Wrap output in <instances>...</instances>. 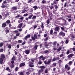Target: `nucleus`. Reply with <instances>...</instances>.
<instances>
[{
  "instance_id": "nucleus-1",
  "label": "nucleus",
  "mask_w": 75,
  "mask_h": 75,
  "mask_svg": "<svg viewBox=\"0 0 75 75\" xmlns=\"http://www.w3.org/2000/svg\"><path fill=\"white\" fill-rule=\"evenodd\" d=\"M52 59H48L47 62V61H44V62L45 64H47L48 65L50 64V63L51 62Z\"/></svg>"
},
{
  "instance_id": "nucleus-2",
  "label": "nucleus",
  "mask_w": 75,
  "mask_h": 75,
  "mask_svg": "<svg viewBox=\"0 0 75 75\" xmlns=\"http://www.w3.org/2000/svg\"><path fill=\"white\" fill-rule=\"evenodd\" d=\"M17 9V7L13 6L12 7L11 11H14V10H16Z\"/></svg>"
},
{
  "instance_id": "nucleus-3",
  "label": "nucleus",
  "mask_w": 75,
  "mask_h": 75,
  "mask_svg": "<svg viewBox=\"0 0 75 75\" xmlns=\"http://www.w3.org/2000/svg\"><path fill=\"white\" fill-rule=\"evenodd\" d=\"M44 71V70L43 69H40L38 71V75H40L41 73H42Z\"/></svg>"
},
{
  "instance_id": "nucleus-4",
  "label": "nucleus",
  "mask_w": 75,
  "mask_h": 75,
  "mask_svg": "<svg viewBox=\"0 0 75 75\" xmlns=\"http://www.w3.org/2000/svg\"><path fill=\"white\" fill-rule=\"evenodd\" d=\"M65 68L67 69V71H69L70 69V67L68 65L66 64L65 66Z\"/></svg>"
},
{
  "instance_id": "nucleus-5",
  "label": "nucleus",
  "mask_w": 75,
  "mask_h": 75,
  "mask_svg": "<svg viewBox=\"0 0 75 75\" xmlns=\"http://www.w3.org/2000/svg\"><path fill=\"white\" fill-rule=\"evenodd\" d=\"M0 63L1 64H4V62H3V59L1 58H0Z\"/></svg>"
},
{
  "instance_id": "nucleus-6",
  "label": "nucleus",
  "mask_w": 75,
  "mask_h": 75,
  "mask_svg": "<svg viewBox=\"0 0 75 75\" xmlns=\"http://www.w3.org/2000/svg\"><path fill=\"white\" fill-rule=\"evenodd\" d=\"M30 50H25V52L26 53V54H28L30 53Z\"/></svg>"
},
{
  "instance_id": "nucleus-7",
  "label": "nucleus",
  "mask_w": 75,
  "mask_h": 75,
  "mask_svg": "<svg viewBox=\"0 0 75 75\" xmlns=\"http://www.w3.org/2000/svg\"><path fill=\"white\" fill-rule=\"evenodd\" d=\"M23 24L22 23H20L18 25V28H21L22 26H23Z\"/></svg>"
},
{
  "instance_id": "nucleus-8",
  "label": "nucleus",
  "mask_w": 75,
  "mask_h": 75,
  "mask_svg": "<svg viewBox=\"0 0 75 75\" xmlns=\"http://www.w3.org/2000/svg\"><path fill=\"white\" fill-rule=\"evenodd\" d=\"M2 27H6V23H2Z\"/></svg>"
},
{
  "instance_id": "nucleus-9",
  "label": "nucleus",
  "mask_w": 75,
  "mask_h": 75,
  "mask_svg": "<svg viewBox=\"0 0 75 75\" xmlns=\"http://www.w3.org/2000/svg\"><path fill=\"white\" fill-rule=\"evenodd\" d=\"M18 74H19V75H24V72H18Z\"/></svg>"
},
{
  "instance_id": "nucleus-10",
  "label": "nucleus",
  "mask_w": 75,
  "mask_h": 75,
  "mask_svg": "<svg viewBox=\"0 0 75 75\" xmlns=\"http://www.w3.org/2000/svg\"><path fill=\"white\" fill-rule=\"evenodd\" d=\"M59 27H56L54 29V30L56 31H59Z\"/></svg>"
},
{
  "instance_id": "nucleus-11",
  "label": "nucleus",
  "mask_w": 75,
  "mask_h": 75,
  "mask_svg": "<svg viewBox=\"0 0 75 75\" xmlns=\"http://www.w3.org/2000/svg\"><path fill=\"white\" fill-rule=\"evenodd\" d=\"M74 56V54H71L68 56V57L71 58V57H73Z\"/></svg>"
},
{
  "instance_id": "nucleus-12",
  "label": "nucleus",
  "mask_w": 75,
  "mask_h": 75,
  "mask_svg": "<svg viewBox=\"0 0 75 75\" xmlns=\"http://www.w3.org/2000/svg\"><path fill=\"white\" fill-rule=\"evenodd\" d=\"M24 65H25V64L24 63H23L20 64V67H23V66H24Z\"/></svg>"
},
{
  "instance_id": "nucleus-13",
  "label": "nucleus",
  "mask_w": 75,
  "mask_h": 75,
  "mask_svg": "<svg viewBox=\"0 0 75 75\" xmlns=\"http://www.w3.org/2000/svg\"><path fill=\"white\" fill-rule=\"evenodd\" d=\"M59 34L61 35H62V36H64L65 35V33L62 32H60L59 33Z\"/></svg>"
},
{
  "instance_id": "nucleus-14",
  "label": "nucleus",
  "mask_w": 75,
  "mask_h": 75,
  "mask_svg": "<svg viewBox=\"0 0 75 75\" xmlns=\"http://www.w3.org/2000/svg\"><path fill=\"white\" fill-rule=\"evenodd\" d=\"M34 60H35L34 59H32L31 61L29 62V63L30 64H33V62L34 61Z\"/></svg>"
},
{
  "instance_id": "nucleus-15",
  "label": "nucleus",
  "mask_w": 75,
  "mask_h": 75,
  "mask_svg": "<svg viewBox=\"0 0 75 75\" xmlns=\"http://www.w3.org/2000/svg\"><path fill=\"white\" fill-rule=\"evenodd\" d=\"M1 58H2V59H4V58H5V56H4V55L2 54H1Z\"/></svg>"
},
{
  "instance_id": "nucleus-16",
  "label": "nucleus",
  "mask_w": 75,
  "mask_h": 75,
  "mask_svg": "<svg viewBox=\"0 0 75 75\" xmlns=\"http://www.w3.org/2000/svg\"><path fill=\"white\" fill-rule=\"evenodd\" d=\"M30 37V35H27L26 36H25V40H26V39H27V38H29Z\"/></svg>"
},
{
  "instance_id": "nucleus-17",
  "label": "nucleus",
  "mask_w": 75,
  "mask_h": 75,
  "mask_svg": "<svg viewBox=\"0 0 75 75\" xmlns=\"http://www.w3.org/2000/svg\"><path fill=\"white\" fill-rule=\"evenodd\" d=\"M6 70L8 71V72H11V71L10 70V69L9 68V67H7L6 68Z\"/></svg>"
},
{
  "instance_id": "nucleus-18",
  "label": "nucleus",
  "mask_w": 75,
  "mask_h": 75,
  "mask_svg": "<svg viewBox=\"0 0 75 75\" xmlns=\"http://www.w3.org/2000/svg\"><path fill=\"white\" fill-rule=\"evenodd\" d=\"M33 16V15L32 14L30 15V16L28 17V18L29 19H31V18Z\"/></svg>"
},
{
  "instance_id": "nucleus-19",
  "label": "nucleus",
  "mask_w": 75,
  "mask_h": 75,
  "mask_svg": "<svg viewBox=\"0 0 75 75\" xmlns=\"http://www.w3.org/2000/svg\"><path fill=\"white\" fill-rule=\"evenodd\" d=\"M61 48H62V47H59V48L57 50V51H61Z\"/></svg>"
},
{
  "instance_id": "nucleus-20",
  "label": "nucleus",
  "mask_w": 75,
  "mask_h": 75,
  "mask_svg": "<svg viewBox=\"0 0 75 75\" xmlns=\"http://www.w3.org/2000/svg\"><path fill=\"white\" fill-rule=\"evenodd\" d=\"M61 28L62 29V30H64V29L65 28V26H63V27H61Z\"/></svg>"
},
{
  "instance_id": "nucleus-21",
  "label": "nucleus",
  "mask_w": 75,
  "mask_h": 75,
  "mask_svg": "<svg viewBox=\"0 0 75 75\" xmlns=\"http://www.w3.org/2000/svg\"><path fill=\"white\" fill-rule=\"evenodd\" d=\"M8 48L9 49H10L11 48V45L10 44H9L8 46Z\"/></svg>"
},
{
  "instance_id": "nucleus-22",
  "label": "nucleus",
  "mask_w": 75,
  "mask_h": 75,
  "mask_svg": "<svg viewBox=\"0 0 75 75\" xmlns=\"http://www.w3.org/2000/svg\"><path fill=\"white\" fill-rule=\"evenodd\" d=\"M18 69H19V68L18 67H16L15 69V71H17L18 70Z\"/></svg>"
},
{
  "instance_id": "nucleus-23",
  "label": "nucleus",
  "mask_w": 75,
  "mask_h": 75,
  "mask_svg": "<svg viewBox=\"0 0 75 75\" xmlns=\"http://www.w3.org/2000/svg\"><path fill=\"white\" fill-rule=\"evenodd\" d=\"M70 52V50H68L66 52V54L67 55H68L69 54V53Z\"/></svg>"
},
{
  "instance_id": "nucleus-24",
  "label": "nucleus",
  "mask_w": 75,
  "mask_h": 75,
  "mask_svg": "<svg viewBox=\"0 0 75 75\" xmlns=\"http://www.w3.org/2000/svg\"><path fill=\"white\" fill-rule=\"evenodd\" d=\"M40 69H44L45 68V67L44 66H42L40 67Z\"/></svg>"
},
{
  "instance_id": "nucleus-25",
  "label": "nucleus",
  "mask_w": 75,
  "mask_h": 75,
  "mask_svg": "<svg viewBox=\"0 0 75 75\" xmlns=\"http://www.w3.org/2000/svg\"><path fill=\"white\" fill-rule=\"evenodd\" d=\"M33 8H34L35 10H36L37 9V6H34L33 7Z\"/></svg>"
},
{
  "instance_id": "nucleus-26",
  "label": "nucleus",
  "mask_w": 75,
  "mask_h": 75,
  "mask_svg": "<svg viewBox=\"0 0 75 75\" xmlns=\"http://www.w3.org/2000/svg\"><path fill=\"white\" fill-rule=\"evenodd\" d=\"M53 33V30H52H52L50 31V34H52V33Z\"/></svg>"
},
{
  "instance_id": "nucleus-27",
  "label": "nucleus",
  "mask_w": 75,
  "mask_h": 75,
  "mask_svg": "<svg viewBox=\"0 0 75 75\" xmlns=\"http://www.w3.org/2000/svg\"><path fill=\"white\" fill-rule=\"evenodd\" d=\"M16 56H13V57L12 58V61H14L15 60V58Z\"/></svg>"
},
{
  "instance_id": "nucleus-28",
  "label": "nucleus",
  "mask_w": 75,
  "mask_h": 75,
  "mask_svg": "<svg viewBox=\"0 0 75 75\" xmlns=\"http://www.w3.org/2000/svg\"><path fill=\"white\" fill-rule=\"evenodd\" d=\"M18 42L19 43H22L23 42V41L21 40H19L18 41Z\"/></svg>"
},
{
  "instance_id": "nucleus-29",
  "label": "nucleus",
  "mask_w": 75,
  "mask_h": 75,
  "mask_svg": "<svg viewBox=\"0 0 75 75\" xmlns=\"http://www.w3.org/2000/svg\"><path fill=\"white\" fill-rule=\"evenodd\" d=\"M32 23V21H27V23L28 24H30V23Z\"/></svg>"
},
{
  "instance_id": "nucleus-30",
  "label": "nucleus",
  "mask_w": 75,
  "mask_h": 75,
  "mask_svg": "<svg viewBox=\"0 0 75 75\" xmlns=\"http://www.w3.org/2000/svg\"><path fill=\"white\" fill-rule=\"evenodd\" d=\"M72 64V62L70 61L69 62V65H71Z\"/></svg>"
},
{
  "instance_id": "nucleus-31",
  "label": "nucleus",
  "mask_w": 75,
  "mask_h": 75,
  "mask_svg": "<svg viewBox=\"0 0 75 75\" xmlns=\"http://www.w3.org/2000/svg\"><path fill=\"white\" fill-rule=\"evenodd\" d=\"M26 11V10L25 9L22 10V13H24Z\"/></svg>"
},
{
  "instance_id": "nucleus-32",
  "label": "nucleus",
  "mask_w": 75,
  "mask_h": 75,
  "mask_svg": "<svg viewBox=\"0 0 75 75\" xmlns=\"http://www.w3.org/2000/svg\"><path fill=\"white\" fill-rule=\"evenodd\" d=\"M62 61L61 60H59L58 61V63L59 64H61V63H62Z\"/></svg>"
},
{
  "instance_id": "nucleus-33",
  "label": "nucleus",
  "mask_w": 75,
  "mask_h": 75,
  "mask_svg": "<svg viewBox=\"0 0 75 75\" xmlns=\"http://www.w3.org/2000/svg\"><path fill=\"white\" fill-rule=\"evenodd\" d=\"M56 65H57V63H54L52 65H53V66H54V67H55V66H56Z\"/></svg>"
},
{
  "instance_id": "nucleus-34",
  "label": "nucleus",
  "mask_w": 75,
  "mask_h": 75,
  "mask_svg": "<svg viewBox=\"0 0 75 75\" xmlns=\"http://www.w3.org/2000/svg\"><path fill=\"white\" fill-rule=\"evenodd\" d=\"M6 23H7V24H9V23H10V21L9 20H8L7 21H6Z\"/></svg>"
},
{
  "instance_id": "nucleus-35",
  "label": "nucleus",
  "mask_w": 75,
  "mask_h": 75,
  "mask_svg": "<svg viewBox=\"0 0 75 75\" xmlns=\"http://www.w3.org/2000/svg\"><path fill=\"white\" fill-rule=\"evenodd\" d=\"M34 38H35V39H37V35H34Z\"/></svg>"
},
{
  "instance_id": "nucleus-36",
  "label": "nucleus",
  "mask_w": 75,
  "mask_h": 75,
  "mask_svg": "<svg viewBox=\"0 0 75 75\" xmlns=\"http://www.w3.org/2000/svg\"><path fill=\"white\" fill-rule=\"evenodd\" d=\"M46 3V1H45V0H43L42 2V3L43 4H44V3Z\"/></svg>"
},
{
  "instance_id": "nucleus-37",
  "label": "nucleus",
  "mask_w": 75,
  "mask_h": 75,
  "mask_svg": "<svg viewBox=\"0 0 75 75\" xmlns=\"http://www.w3.org/2000/svg\"><path fill=\"white\" fill-rule=\"evenodd\" d=\"M42 25H41V28H44V25H43V23H42V22L41 23Z\"/></svg>"
},
{
  "instance_id": "nucleus-38",
  "label": "nucleus",
  "mask_w": 75,
  "mask_h": 75,
  "mask_svg": "<svg viewBox=\"0 0 75 75\" xmlns=\"http://www.w3.org/2000/svg\"><path fill=\"white\" fill-rule=\"evenodd\" d=\"M3 45V43L1 42L0 43V47H2Z\"/></svg>"
},
{
  "instance_id": "nucleus-39",
  "label": "nucleus",
  "mask_w": 75,
  "mask_h": 75,
  "mask_svg": "<svg viewBox=\"0 0 75 75\" xmlns=\"http://www.w3.org/2000/svg\"><path fill=\"white\" fill-rule=\"evenodd\" d=\"M19 19L21 20H23L24 19V17L23 16L21 18H19Z\"/></svg>"
},
{
  "instance_id": "nucleus-40",
  "label": "nucleus",
  "mask_w": 75,
  "mask_h": 75,
  "mask_svg": "<svg viewBox=\"0 0 75 75\" xmlns=\"http://www.w3.org/2000/svg\"><path fill=\"white\" fill-rule=\"evenodd\" d=\"M2 8H6V6L5 5H2L1 6Z\"/></svg>"
},
{
  "instance_id": "nucleus-41",
  "label": "nucleus",
  "mask_w": 75,
  "mask_h": 75,
  "mask_svg": "<svg viewBox=\"0 0 75 75\" xmlns=\"http://www.w3.org/2000/svg\"><path fill=\"white\" fill-rule=\"evenodd\" d=\"M2 14L3 16H7V14H5L4 13H2Z\"/></svg>"
},
{
  "instance_id": "nucleus-42",
  "label": "nucleus",
  "mask_w": 75,
  "mask_h": 75,
  "mask_svg": "<svg viewBox=\"0 0 75 75\" xmlns=\"http://www.w3.org/2000/svg\"><path fill=\"white\" fill-rule=\"evenodd\" d=\"M28 16V14L27 13L23 15L24 17H27V16Z\"/></svg>"
},
{
  "instance_id": "nucleus-43",
  "label": "nucleus",
  "mask_w": 75,
  "mask_h": 75,
  "mask_svg": "<svg viewBox=\"0 0 75 75\" xmlns=\"http://www.w3.org/2000/svg\"><path fill=\"white\" fill-rule=\"evenodd\" d=\"M56 58H54L52 59V61H56Z\"/></svg>"
},
{
  "instance_id": "nucleus-44",
  "label": "nucleus",
  "mask_w": 75,
  "mask_h": 75,
  "mask_svg": "<svg viewBox=\"0 0 75 75\" xmlns=\"http://www.w3.org/2000/svg\"><path fill=\"white\" fill-rule=\"evenodd\" d=\"M46 23L47 24H49V23H50V20H47Z\"/></svg>"
},
{
  "instance_id": "nucleus-45",
  "label": "nucleus",
  "mask_w": 75,
  "mask_h": 75,
  "mask_svg": "<svg viewBox=\"0 0 75 75\" xmlns=\"http://www.w3.org/2000/svg\"><path fill=\"white\" fill-rule=\"evenodd\" d=\"M42 62L41 61H39L38 62V64L39 65H41V64H42Z\"/></svg>"
},
{
  "instance_id": "nucleus-46",
  "label": "nucleus",
  "mask_w": 75,
  "mask_h": 75,
  "mask_svg": "<svg viewBox=\"0 0 75 75\" xmlns=\"http://www.w3.org/2000/svg\"><path fill=\"white\" fill-rule=\"evenodd\" d=\"M21 17L20 15H18L17 16H16L15 17V18H19V17Z\"/></svg>"
},
{
  "instance_id": "nucleus-47",
  "label": "nucleus",
  "mask_w": 75,
  "mask_h": 75,
  "mask_svg": "<svg viewBox=\"0 0 75 75\" xmlns=\"http://www.w3.org/2000/svg\"><path fill=\"white\" fill-rule=\"evenodd\" d=\"M28 70H29L30 71H33L34 70V69H28Z\"/></svg>"
},
{
  "instance_id": "nucleus-48",
  "label": "nucleus",
  "mask_w": 75,
  "mask_h": 75,
  "mask_svg": "<svg viewBox=\"0 0 75 75\" xmlns=\"http://www.w3.org/2000/svg\"><path fill=\"white\" fill-rule=\"evenodd\" d=\"M29 66L30 67H34V65L30 64Z\"/></svg>"
},
{
  "instance_id": "nucleus-49",
  "label": "nucleus",
  "mask_w": 75,
  "mask_h": 75,
  "mask_svg": "<svg viewBox=\"0 0 75 75\" xmlns=\"http://www.w3.org/2000/svg\"><path fill=\"white\" fill-rule=\"evenodd\" d=\"M35 18H36V16H33L32 18V19H33V20H34V19H35Z\"/></svg>"
},
{
  "instance_id": "nucleus-50",
  "label": "nucleus",
  "mask_w": 75,
  "mask_h": 75,
  "mask_svg": "<svg viewBox=\"0 0 75 75\" xmlns=\"http://www.w3.org/2000/svg\"><path fill=\"white\" fill-rule=\"evenodd\" d=\"M31 1H32V0H28V3H31Z\"/></svg>"
},
{
  "instance_id": "nucleus-51",
  "label": "nucleus",
  "mask_w": 75,
  "mask_h": 75,
  "mask_svg": "<svg viewBox=\"0 0 75 75\" xmlns=\"http://www.w3.org/2000/svg\"><path fill=\"white\" fill-rule=\"evenodd\" d=\"M45 74H47L48 73V70L45 69Z\"/></svg>"
},
{
  "instance_id": "nucleus-52",
  "label": "nucleus",
  "mask_w": 75,
  "mask_h": 75,
  "mask_svg": "<svg viewBox=\"0 0 75 75\" xmlns=\"http://www.w3.org/2000/svg\"><path fill=\"white\" fill-rule=\"evenodd\" d=\"M38 47V46L35 45V46L34 48L35 50H37V47Z\"/></svg>"
},
{
  "instance_id": "nucleus-53",
  "label": "nucleus",
  "mask_w": 75,
  "mask_h": 75,
  "mask_svg": "<svg viewBox=\"0 0 75 75\" xmlns=\"http://www.w3.org/2000/svg\"><path fill=\"white\" fill-rule=\"evenodd\" d=\"M48 38H46L44 40V41H47V40H48Z\"/></svg>"
},
{
  "instance_id": "nucleus-54",
  "label": "nucleus",
  "mask_w": 75,
  "mask_h": 75,
  "mask_svg": "<svg viewBox=\"0 0 75 75\" xmlns=\"http://www.w3.org/2000/svg\"><path fill=\"white\" fill-rule=\"evenodd\" d=\"M32 39L33 40V41H35V38H34V37H32Z\"/></svg>"
},
{
  "instance_id": "nucleus-55",
  "label": "nucleus",
  "mask_w": 75,
  "mask_h": 75,
  "mask_svg": "<svg viewBox=\"0 0 75 75\" xmlns=\"http://www.w3.org/2000/svg\"><path fill=\"white\" fill-rule=\"evenodd\" d=\"M14 67V65L13 64H12V65H11V68H13V67Z\"/></svg>"
},
{
  "instance_id": "nucleus-56",
  "label": "nucleus",
  "mask_w": 75,
  "mask_h": 75,
  "mask_svg": "<svg viewBox=\"0 0 75 75\" xmlns=\"http://www.w3.org/2000/svg\"><path fill=\"white\" fill-rule=\"evenodd\" d=\"M67 3H65L64 5V7H65L67 6Z\"/></svg>"
},
{
  "instance_id": "nucleus-57",
  "label": "nucleus",
  "mask_w": 75,
  "mask_h": 75,
  "mask_svg": "<svg viewBox=\"0 0 75 75\" xmlns=\"http://www.w3.org/2000/svg\"><path fill=\"white\" fill-rule=\"evenodd\" d=\"M53 50H54V51H55V50H57V49L56 47H54V48H53Z\"/></svg>"
},
{
  "instance_id": "nucleus-58",
  "label": "nucleus",
  "mask_w": 75,
  "mask_h": 75,
  "mask_svg": "<svg viewBox=\"0 0 75 75\" xmlns=\"http://www.w3.org/2000/svg\"><path fill=\"white\" fill-rule=\"evenodd\" d=\"M39 34H41V33H42V31H41V30H40L39 31Z\"/></svg>"
},
{
  "instance_id": "nucleus-59",
  "label": "nucleus",
  "mask_w": 75,
  "mask_h": 75,
  "mask_svg": "<svg viewBox=\"0 0 75 75\" xmlns=\"http://www.w3.org/2000/svg\"><path fill=\"white\" fill-rule=\"evenodd\" d=\"M20 33H18L16 34V36H19V35H20Z\"/></svg>"
},
{
  "instance_id": "nucleus-60",
  "label": "nucleus",
  "mask_w": 75,
  "mask_h": 75,
  "mask_svg": "<svg viewBox=\"0 0 75 75\" xmlns=\"http://www.w3.org/2000/svg\"><path fill=\"white\" fill-rule=\"evenodd\" d=\"M68 42H69L67 40H66L65 41L66 44H68Z\"/></svg>"
},
{
  "instance_id": "nucleus-61",
  "label": "nucleus",
  "mask_w": 75,
  "mask_h": 75,
  "mask_svg": "<svg viewBox=\"0 0 75 75\" xmlns=\"http://www.w3.org/2000/svg\"><path fill=\"white\" fill-rule=\"evenodd\" d=\"M6 33H8L9 32V30L7 29L6 30Z\"/></svg>"
},
{
  "instance_id": "nucleus-62",
  "label": "nucleus",
  "mask_w": 75,
  "mask_h": 75,
  "mask_svg": "<svg viewBox=\"0 0 75 75\" xmlns=\"http://www.w3.org/2000/svg\"><path fill=\"white\" fill-rule=\"evenodd\" d=\"M30 75V73L28 72L26 73V75Z\"/></svg>"
},
{
  "instance_id": "nucleus-63",
  "label": "nucleus",
  "mask_w": 75,
  "mask_h": 75,
  "mask_svg": "<svg viewBox=\"0 0 75 75\" xmlns=\"http://www.w3.org/2000/svg\"><path fill=\"white\" fill-rule=\"evenodd\" d=\"M45 53H48V50H46L44 52Z\"/></svg>"
},
{
  "instance_id": "nucleus-64",
  "label": "nucleus",
  "mask_w": 75,
  "mask_h": 75,
  "mask_svg": "<svg viewBox=\"0 0 75 75\" xmlns=\"http://www.w3.org/2000/svg\"><path fill=\"white\" fill-rule=\"evenodd\" d=\"M3 49H1L0 50V52H3Z\"/></svg>"
}]
</instances>
